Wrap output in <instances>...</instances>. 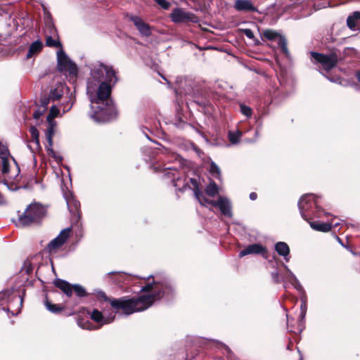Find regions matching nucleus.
Instances as JSON below:
<instances>
[{
	"label": "nucleus",
	"instance_id": "obj_31",
	"mask_svg": "<svg viewBox=\"0 0 360 360\" xmlns=\"http://www.w3.org/2000/svg\"><path fill=\"white\" fill-rule=\"evenodd\" d=\"M307 307L306 300H305V299H302V304L300 305L301 312H300V319L301 321H303L305 318L306 313H307Z\"/></svg>",
	"mask_w": 360,
	"mask_h": 360
},
{
	"label": "nucleus",
	"instance_id": "obj_18",
	"mask_svg": "<svg viewBox=\"0 0 360 360\" xmlns=\"http://www.w3.org/2000/svg\"><path fill=\"white\" fill-rule=\"evenodd\" d=\"M235 8L239 11H255V7L250 0H236Z\"/></svg>",
	"mask_w": 360,
	"mask_h": 360
},
{
	"label": "nucleus",
	"instance_id": "obj_5",
	"mask_svg": "<svg viewBox=\"0 0 360 360\" xmlns=\"http://www.w3.org/2000/svg\"><path fill=\"white\" fill-rule=\"evenodd\" d=\"M194 193L195 198L202 205L206 206L207 205H211L213 207H217L224 215L226 217H231V206L228 198L219 196L217 201L208 200L197 187L195 188Z\"/></svg>",
	"mask_w": 360,
	"mask_h": 360
},
{
	"label": "nucleus",
	"instance_id": "obj_15",
	"mask_svg": "<svg viewBox=\"0 0 360 360\" xmlns=\"http://www.w3.org/2000/svg\"><path fill=\"white\" fill-rule=\"evenodd\" d=\"M347 25L348 27L353 31L360 30V12L355 11L349 15L347 19Z\"/></svg>",
	"mask_w": 360,
	"mask_h": 360
},
{
	"label": "nucleus",
	"instance_id": "obj_19",
	"mask_svg": "<svg viewBox=\"0 0 360 360\" xmlns=\"http://www.w3.org/2000/svg\"><path fill=\"white\" fill-rule=\"evenodd\" d=\"M275 250L278 254L283 256L287 262L289 261L288 255L290 252V248L287 243L284 242H278L275 245Z\"/></svg>",
	"mask_w": 360,
	"mask_h": 360
},
{
	"label": "nucleus",
	"instance_id": "obj_9",
	"mask_svg": "<svg viewBox=\"0 0 360 360\" xmlns=\"http://www.w3.org/2000/svg\"><path fill=\"white\" fill-rule=\"evenodd\" d=\"M311 56L315 61L321 64L323 68L326 70H329L334 68L338 61L336 56L333 55L327 56L311 52Z\"/></svg>",
	"mask_w": 360,
	"mask_h": 360
},
{
	"label": "nucleus",
	"instance_id": "obj_30",
	"mask_svg": "<svg viewBox=\"0 0 360 360\" xmlns=\"http://www.w3.org/2000/svg\"><path fill=\"white\" fill-rule=\"evenodd\" d=\"M210 172L211 173V174L213 176H214L219 179L221 178L220 169H219V167L213 162H212V163L210 165Z\"/></svg>",
	"mask_w": 360,
	"mask_h": 360
},
{
	"label": "nucleus",
	"instance_id": "obj_1",
	"mask_svg": "<svg viewBox=\"0 0 360 360\" xmlns=\"http://www.w3.org/2000/svg\"><path fill=\"white\" fill-rule=\"evenodd\" d=\"M90 77L87 82V94L93 113L91 117L96 122H106L114 115L115 108L109 97L110 84L117 81L116 72L112 66L96 61L90 65Z\"/></svg>",
	"mask_w": 360,
	"mask_h": 360
},
{
	"label": "nucleus",
	"instance_id": "obj_16",
	"mask_svg": "<svg viewBox=\"0 0 360 360\" xmlns=\"http://www.w3.org/2000/svg\"><path fill=\"white\" fill-rule=\"evenodd\" d=\"M190 13H186L180 8H176L172 11L171 18L174 22H182L190 20Z\"/></svg>",
	"mask_w": 360,
	"mask_h": 360
},
{
	"label": "nucleus",
	"instance_id": "obj_35",
	"mask_svg": "<svg viewBox=\"0 0 360 360\" xmlns=\"http://www.w3.org/2000/svg\"><path fill=\"white\" fill-rule=\"evenodd\" d=\"M155 2L164 9H168L170 4L166 0H155Z\"/></svg>",
	"mask_w": 360,
	"mask_h": 360
},
{
	"label": "nucleus",
	"instance_id": "obj_11",
	"mask_svg": "<svg viewBox=\"0 0 360 360\" xmlns=\"http://www.w3.org/2000/svg\"><path fill=\"white\" fill-rule=\"evenodd\" d=\"M263 36L269 40L278 39V44L281 46L282 51L285 53H288L287 41L284 37L272 30H264L263 32Z\"/></svg>",
	"mask_w": 360,
	"mask_h": 360
},
{
	"label": "nucleus",
	"instance_id": "obj_17",
	"mask_svg": "<svg viewBox=\"0 0 360 360\" xmlns=\"http://www.w3.org/2000/svg\"><path fill=\"white\" fill-rule=\"evenodd\" d=\"M49 30L50 36L48 35L46 32L45 34V36H46V45L47 46H50V47H60V49H62L61 48V44L58 41V39H54L51 36V35H54L55 33H56V30L53 27V26H52L51 24L49 25Z\"/></svg>",
	"mask_w": 360,
	"mask_h": 360
},
{
	"label": "nucleus",
	"instance_id": "obj_23",
	"mask_svg": "<svg viewBox=\"0 0 360 360\" xmlns=\"http://www.w3.org/2000/svg\"><path fill=\"white\" fill-rule=\"evenodd\" d=\"M49 127L46 131V139L50 146H53V136L56 131V123L55 121H48Z\"/></svg>",
	"mask_w": 360,
	"mask_h": 360
},
{
	"label": "nucleus",
	"instance_id": "obj_6",
	"mask_svg": "<svg viewBox=\"0 0 360 360\" xmlns=\"http://www.w3.org/2000/svg\"><path fill=\"white\" fill-rule=\"evenodd\" d=\"M90 318L98 324V326L93 325L89 321H79L78 325L82 329L86 330H96L105 324L110 323L115 319V315L110 314L109 315H104L101 311L98 309H94L92 311L89 312Z\"/></svg>",
	"mask_w": 360,
	"mask_h": 360
},
{
	"label": "nucleus",
	"instance_id": "obj_37",
	"mask_svg": "<svg viewBox=\"0 0 360 360\" xmlns=\"http://www.w3.org/2000/svg\"><path fill=\"white\" fill-rule=\"evenodd\" d=\"M44 112H45L44 109L38 110L35 111L34 113V119L38 120L44 114Z\"/></svg>",
	"mask_w": 360,
	"mask_h": 360
},
{
	"label": "nucleus",
	"instance_id": "obj_41",
	"mask_svg": "<svg viewBox=\"0 0 360 360\" xmlns=\"http://www.w3.org/2000/svg\"><path fill=\"white\" fill-rule=\"evenodd\" d=\"M273 276L276 280V282H280V281L278 280V273H275V274H273Z\"/></svg>",
	"mask_w": 360,
	"mask_h": 360
},
{
	"label": "nucleus",
	"instance_id": "obj_25",
	"mask_svg": "<svg viewBox=\"0 0 360 360\" xmlns=\"http://www.w3.org/2000/svg\"><path fill=\"white\" fill-rule=\"evenodd\" d=\"M219 192V188L214 183V181L211 180L205 189V193L210 197L215 196Z\"/></svg>",
	"mask_w": 360,
	"mask_h": 360
},
{
	"label": "nucleus",
	"instance_id": "obj_34",
	"mask_svg": "<svg viewBox=\"0 0 360 360\" xmlns=\"http://www.w3.org/2000/svg\"><path fill=\"white\" fill-rule=\"evenodd\" d=\"M240 110H241V112L247 116V117H250L251 115H252V110L250 108L246 106V105H240Z\"/></svg>",
	"mask_w": 360,
	"mask_h": 360
},
{
	"label": "nucleus",
	"instance_id": "obj_24",
	"mask_svg": "<svg viewBox=\"0 0 360 360\" xmlns=\"http://www.w3.org/2000/svg\"><path fill=\"white\" fill-rule=\"evenodd\" d=\"M43 47L42 42L40 40H37L33 42L29 49V51L27 54V58H31L33 55L41 51Z\"/></svg>",
	"mask_w": 360,
	"mask_h": 360
},
{
	"label": "nucleus",
	"instance_id": "obj_12",
	"mask_svg": "<svg viewBox=\"0 0 360 360\" xmlns=\"http://www.w3.org/2000/svg\"><path fill=\"white\" fill-rule=\"evenodd\" d=\"M285 269V273L283 274V281L284 282H289L296 290L298 291L302 290V287L299 283L297 278L295 274L289 269L288 266L285 264L283 265Z\"/></svg>",
	"mask_w": 360,
	"mask_h": 360
},
{
	"label": "nucleus",
	"instance_id": "obj_29",
	"mask_svg": "<svg viewBox=\"0 0 360 360\" xmlns=\"http://www.w3.org/2000/svg\"><path fill=\"white\" fill-rule=\"evenodd\" d=\"M45 305L49 311L53 313H58L63 310V307L59 305L51 304L48 300H46Z\"/></svg>",
	"mask_w": 360,
	"mask_h": 360
},
{
	"label": "nucleus",
	"instance_id": "obj_14",
	"mask_svg": "<svg viewBox=\"0 0 360 360\" xmlns=\"http://www.w3.org/2000/svg\"><path fill=\"white\" fill-rule=\"evenodd\" d=\"M266 252V249L262 245L259 244H252L241 250L239 253V257H243L252 254H263Z\"/></svg>",
	"mask_w": 360,
	"mask_h": 360
},
{
	"label": "nucleus",
	"instance_id": "obj_10",
	"mask_svg": "<svg viewBox=\"0 0 360 360\" xmlns=\"http://www.w3.org/2000/svg\"><path fill=\"white\" fill-rule=\"evenodd\" d=\"M70 229H63L60 234L53 240H52L48 245V250L50 252H56L68 240L70 236Z\"/></svg>",
	"mask_w": 360,
	"mask_h": 360
},
{
	"label": "nucleus",
	"instance_id": "obj_4",
	"mask_svg": "<svg viewBox=\"0 0 360 360\" xmlns=\"http://www.w3.org/2000/svg\"><path fill=\"white\" fill-rule=\"evenodd\" d=\"M45 213L46 209L41 205L38 203L32 204L27 207L22 215H20L18 224L25 226L37 222L44 216Z\"/></svg>",
	"mask_w": 360,
	"mask_h": 360
},
{
	"label": "nucleus",
	"instance_id": "obj_44",
	"mask_svg": "<svg viewBox=\"0 0 360 360\" xmlns=\"http://www.w3.org/2000/svg\"><path fill=\"white\" fill-rule=\"evenodd\" d=\"M11 159L12 160V161L13 162L14 164H16L15 160L13 158H11Z\"/></svg>",
	"mask_w": 360,
	"mask_h": 360
},
{
	"label": "nucleus",
	"instance_id": "obj_27",
	"mask_svg": "<svg viewBox=\"0 0 360 360\" xmlns=\"http://www.w3.org/2000/svg\"><path fill=\"white\" fill-rule=\"evenodd\" d=\"M241 136L242 132L239 130H237L236 131H229V139L233 144L238 143Z\"/></svg>",
	"mask_w": 360,
	"mask_h": 360
},
{
	"label": "nucleus",
	"instance_id": "obj_8",
	"mask_svg": "<svg viewBox=\"0 0 360 360\" xmlns=\"http://www.w3.org/2000/svg\"><path fill=\"white\" fill-rule=\"evenodd\" d=\"M53 283L56 287L60 288L68 297L72 295V290L79 297H84L86 295L84 288L80 285H71L67 281L61 279H56Z\"/></svg>",
	"mask_w": 360,
	"mask_h": 360
},
{
	"label": "nucleus",
	"instance_id": "obj_13",
	"mask_svg": "<svg viewBox=\"0 0 360 360\" xmlns=\"http://www.w3.org/2000/svg\"><path fill=\"white\" fill-rule=\"evenodd\" d=\"M130 19L134 22L136 29L139 30L141 35L146 37L150 35L151 31L149 25L146 24L141 18L138 16H131Z\"/></svg>",
	"mask_w": 360,
	"mask_h": 360
},
{
	"label": "nucleus",
	"instance_id": "obj_38",
	"mask_svg": "<svg viewBox=\"0 0 360 360\" xmlns=\"http://www.w3.org/2000/svg\"><path fill=\"white\" fill-rule=\"evenodd\" d=\"M51 98L49 97L48 98H44L43 100H41V106H42V109H44L46 110V106L48 105V104L49 103V100Z\"/></svg>",
	"mask_w": 360,
	"mask_h": 360
},
{
	"label": "nucleus",
	"instance_id": "obj_45",
	"mask_svg": "<svg viewBox=\"0 0 360 360\" xmlns=\"http://www.w3.org/2000/svg\"><path fill=\"white\" fill-rule=\"evenodd\" d=\"M8 188L11 189V190H15V188H10V187H8Z\"/></svg>",
	"mask_w": 360,
	"mask_h": 360
},
{
	"label": "nucleus",
	"instance_id": "obj_21",
	"mask_svg": "<svg viewBox=\"0 0 360 360\" xmlns=\"http://www.w3.org/2000/svg\"><path fill=\"white\" fill-rule=\"evenodd\" d=\"M310 226L314 230L322 232H328L329 231L332 226H333V223H319L316 221L309 222ZM337 224H335L334 226H336Z\"/></svg>",
	"mask_w": 360,
	"mask_h": 360
},
{
	"label": "nucleus",
	"instance_id": "obj_32",
	"mask_svg": "<svg viewBox=\"0 0 360 360\" xmlns=\"http://www.w3.org/2000/svg\"><path fill=\"white\" fill-rule=\"evenodd\" d=\"M59 110L55 106L53 105L51 108L50 112L47 117V121H53V119L58 115Z\"/></svg>",
	"mask_w": 360,
	"mask_h": 360
},
{
	"label": "nucleus",
	"instance_id": "obj_47",
	"mask_svg": "<svg viewBox=\"0 0 360 360\" xmlns=\"http://www.w3.org/2000/svg\"><path fill=\"white\" fill-rule=\"evenodd\" d=\"M16 167H18V166L16 165ZM17 170H18V172H19V168L18 167H17Z\"/></svg>",
	"mask_w": 360,
	"mask_h": 360
},
{
	"label": "nucleus",
	"instance_id": "obj_20",
	"mask_svg": "<svg viewBox=\"0 0 360 360\" xmlns=\"http://www.w3.org/2000/svg\"><path fill=\"white\" fill-rule=\"evenodd\" d=\"M65 198L70 212L76 213L79 207V202L76 200L71 193L65 194Z\"/></svg>",
	"mask_w": 360,
	"mask_h": 360
},
{
	"label": "nucleus",
	"instance_id": "obj_26",
	"mask_svg": "<svg viewBox=\"0 0 360 360\" xmlns=\"http://www.w3.org/2000/svg\"><path fill=\"white\" fill-rule=\"evenodd\" d=\"M1 171L4 174H6L9 172V157L6 155V153H2V155L1 157Z\"/></svg>",
	"mask_w": 360,
	"mask_h": 360
},
{
	"label": "nucleus",
	"instance_id": "obj_39",
	"mask_svg": "<svg viewBox=\"0 0 360 360\" xmlns=\"http://www.w3.org/2000/svg\"><path fill=\"white\" fill-rule=\"evenodd\" d=\"M6 203V200L3 195L0 194V205H4Z\"/></svg>",
	"mask_w": 360,
	"mask_h": 360
},
{
	"label": "nucleus",
	"instance_id": "obj_46",
	"mask_svg": "<svg viewBox=\"0 0 360 360\" xmlns=\"http://www.w3.org/2000/svg\"><path fill=\"white\" fill-rule=\"evenodd\" d=\"M256 136H259V134H258V132H257V131H256Z\"/></svg>",
	"mask_w": 360,
	"mask_h": 360
},
{
	"label": "nucleus",
	"instance_id": "obj_22",
	"mask_svg": "<svg viewBox=\"0 0 360 360\" xmlns=\"http://www.w3.org/2000/svg\"><path fill=\"white\" fill-rule=\"evenodd\" d=\"M64 93V85L62 83H58L56 84V87L53 89H51L49 98L52 101H56L61 98Z\"/></svg>",
	"mask_w": 360,
	"mask_h": 360
},
{
	"label": "nucleus",
	"instance_id": "obj_2",
	"mask_svg": "<svg viewBox=\"0 0 360 360\" xmlns=\"http://www.w3.org/2000/svg\"><path fill=\"white\" fill-rule=\"evenodd\" d=\"M165 288L162 284L159 283H148L142 288L143 294L136 299L108 298L101 290L96 291L95 294L98 300L109 302L111 307L116 311L121 310L124 314L129 315L150 307L154 302L160 300L163 296Z\"/></svg>",
	"mask_w": 360,
	"mask_h": 360
},
{
	"label": "nucleus",
	"instance_id": "obj_43",
	"mask_svg": "<svg viewBox=\"0 0 360 360\" xmlns=\"http://www.w3.org/2000/svg\"><path fill=\"white\" fill-rule=\"evenodd\" d=\"M191 182H192V184H193V185H195V184H196V181H195V180H194V179H191Z\"/></svg>",
	"mask_w": 360,
	"mask_h": 360
},
{
	"label": "nucleus",
	"instance_id": "obj_28",
	"mask_svg": "<svg viewBox=\"0 0 360 360\" xmlns=\"http://www.w3.org/2000/svg\"><path fill=\"white\" fill-rule=\"evenodd\" d=\"M30 134L32 138V141L36 145V148H40V143H39V131L37 129L36 127H33L30 129Z\"/></svg>",
	"mask_w": 360,
	"mask_h": 360
},
{
	"label": "nucleus",
	"instance_id": "obj_3",
	"mask_svg": "<svg viewBox=\"0 0 360 360\" xmlns=\"http://www.w3.org/2000/svg\"><path fill=\"white\" fill-rule=\"evenodd\" d=\"M57 69L60 73L70 79H75L78 74L77 65L62 49L57 51Z\"/></svg>",
	"mask_w": 360,
	"mask_h": 360
},
{
	"label": "nucleus",
	"instance_id": "obj_42",
	"mask_svg": "<svg viewBox=\"0 0 360 360\" xmlns=\"http://www.w3.org/2000/svg\"><path fill=\"white\" fill-rule=\"evenodd\" d=\"M357 79L360 82V71L357 73Z\"/></svg>",
	"mask_w": 360,
	"mask_h": 360
},
{
	"label": "nucleus",
	"instance_id": "obj_7",
	"mask_svg": "<svg viewBox=\"0 0 360 360\" xmlns=\"http://www.w3.org/2000/svg\"><path fill=\"white\" fill-rule=\"evenodd\" d=\"M298 207L302 218L307 221L311 217L314 208H318L315 196L313 194H306L301 197Z\"/></svg>",
	"mask_w": 360,
	"mask_h": 360
},
{
	"label": "nucleus",
	"instance_id": "obj_33",
	"mask_svg": "<svg viewBox=\"0 0 360 360\" xmlns=\"http://www.w3.org/2000/svg\"><path fill=\"white\" fill-rule=\"evenodd\" d=\"M47 152H48V154L53 157L57 162H60L61 161V158L60 156H58L56 153L54 152L53 149L52 148V146H50V145L49 144V146H47Z\"/></svg>",
	"mask_w": 360,
	"mask_h": 360
},
{
	"label": "nucleus",
	"instance_id": "obj_36",
	"mask_svg": "<svg viewBox=\"0 0 360 360\" xmlns=\"http://www.w3.org/2000/svg\"><path fill=\"white\" fill-rule=\"evenodd\" d=\"M243 32L249 39H252L254 37V34L250 29H244L243 30Z\"/></svg>",
	"mask_w": 360,
	"mask_h": 360
},
{
	"label": "nucleus",
	"instance_id": "obj_40",
	"mask_svg": "<svg viewBox=\"0 0 360 360\" xmlns=\"http://www.w3.org/2000/svg\"><path fill=\"white\" fill-rule=\"evenodd\" d=\"M257 197V194L255 193H251L250 194V198L252 200H256Z\"/></svg>",
	"mask_w": 360,
	"mask_h": 360
}]
</instances>
